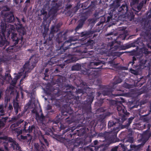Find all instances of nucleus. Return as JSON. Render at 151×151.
Wrapping results in <instances>:
<instances>
[{
    "label": "nucleus",
    "instance_id": "nucleus-1",
    "mask_svg": "<svg viewBox=\"0 0 151 151\" xmlns=\"http://www.w3.org/2000/svg\"><path fill=\"white\" fill-rule=\"evenodd\" d=\"M94 98L92 95L88 96L86 100L83 102L82 105H80L79 100V96H74L71 91L64 97L63 100L66 103L63 106L61 111L62 117L64 119L66 124H70L75 122L77 119L78 123L81 124L73 126L68 128L66 131L63 134H65V137L62 135L55 134L54 138L60 143H65L66 142H69V147L74 150L76 147L82 146L83 143L79 137L83 135L86 132L85 126L92 128L94 123L93 121L90 122V117L85 120L83 118V115L86 113H91V104Z\"/></svg>",
    "mask_w": 151,
    "mask_h": 151
},
{
    "label": "nucleus",
    "instance_id": "nucleus-2",
    "mask_svg": "<svg viewBox=\"0 0 151 151\" xmlns=\"http://www.w3.org/2000/svg\"><path fill=\"white\" fill-rule=\"evenodd\" d=\"M103 61L99 60L90 62L88 66L90 69L87 70V72H84L83 73L88 75L90 80H93L98 78L99 76V72L94 70H91V69H101L103 65Z\"/></svg>",
    "mask_w": 151,
    "mask_h": 151
},
{
    "label": "nucleus",
    "instance_id": "nucleus-3",
    "mask_svg": "<svg viewBox=\"0 0 151 151\" xmlns=\"http://www.w3.org/2000/svg\"><path fill=\"white\" fill-rule=\"evenodd\" d=\"M101 140H100L99 141L97 140H95L93 142V145H89L86 147H83L81 146L78 147V151H94L95 150V151H97L99 148L101 149L102 146V141H100Z\"/></svg>",
    "mask_w": 151,
    "mask_h": 151
},
{
    "label": "nucleus",
    "instance_id": "nucleus-4",
    "mask_svg": "<svg viewBox=\"0 0 151 151\" xmlns=\"http://www.w3.org/2000/svg\"><path fill=\"white\" fill-rule=\"evenodd\" d=\"M115 107L116 109L119 114V117L118 118L120 119L122 122H123L127 119V116L129 114V113L127 112L125 107L122 103L116 105Z\"/></svg>",
    "mask_w": 151,
    "mask_h": 151
},
{
    "label": "nucleus",
    "instance_id": "nucleus-5",
    "mask_svg": "<svg viewBox=\"0 0 151 151\" xmlns=\"http://www.w3.org/2000/svg\"><path fill=\"white\" fill-rule=\"evenodd\" d=\"M4 146L5 149L6 150H8V148L13 149V150H19L20 148L19 144L11 137L8 138V142L5 143Z\"/></svg>",
    "mask_w": 151,
    "mask_h": 151
},
{
    "label": "nucleus",
    "instance_id": "nucleus-6",
    "mask_svg": "<svg viewBox=\"0 0 151 151\" xmlns=\"http://www.w3.org/2000/svg\"><path fill=\"white\" fill-rule=\"evenodd\" d=\"M39 57H35L33 61L31 63H30L29 60L27 61L23 66V71L25 73L29 72L36 65V63L38 61V58Z\"/></svg>",
    "mask_w": 151,
    "mask_h": 151
},
{
    "label": "nucleus",
    "instance_id": "nucleus-7",
    "mask_svg": "<svg viewBox=\"0 0 151 151\" xmlns=\"http://www.w3.org/2000/svg\"><path fill=\"white\" fill-rule=\"evenodd\" d=\"M117 48V47L114 46L112 48L109 50L105 51L104 49H102L100 52L101 54L103 55L104 53L106 54V55L108 56H112L113 57H119L122 54V53L117 52L114 51Z\"/></svg>",
    "mask_w": 151,
    "mask_h": 151
},
{
    "label": "nucleus",
    "instance_id": "nucleus-8",
    "mask_svg": "<svg viewBox=\"0 0 151 151\" xmlns=\"http://www.w3.org/2000/svg\"><path fill=\"white\" fill-rule=\"evenodd\" d=\"M119 151H131L134 150L133 151H140L139 149L137 146H136L132 144H130V149H128L126 146L124 145L123 144L120 143L118 145Z\"/></svg>",
    "mask_w": 151,
    "mask_h": 151
},
{
    "label": "nucleus",
    "instance_id": "nucleus-9",
    "mask_svg": "<svg viewBox=\"0 0 151 151\" xmlns=\"http://www.w3.org/2000/svg\"><path fill=\"white\" fill-rule=\"evenodd\" d=\"M139 58L140 64L139 65V68L141 69H143L145 67H147L148 69V73L149 74H151V62L147 61L146 60H142V57H137Z\"/></svg>",
    "mask_w": 151,
    "mask_h": 151
},
{
    "label": "nucleus",
    "instance_id": "nucleus-10",
    "mask_svg": "<svg viewBox=\"0 0 151 151\" xmlns=\"http://www.w3.org/2000/svg\"><path fill=\"white\" fill-rule=\"evenodd\" d=\"M150 127H148V129L145 131L143 132L142 135V138L145 137L143 139L142 143L140 144L137 145V147L139 149L140 148L143 146L145 145V143L151 136V132H150Z\"/></svg>",
    "mask_w": 151,
    "mask_h": 151
},
{
    "label": "nucleus",
    "instance_id": "nucleus-11",
    "mask_svg": "<svg viewBox=\"0 0 151 151\" xmlns=\"http://www.w3.org/2000/svg\"><path fill=\"white\" fill-rule=\"evenodd\" d=\"M80 85L82 86V89H78L76 91V94L77 95H78L82 93V95L87 94V90H88L90 89V88L88 87L87 84L85 82H83L80 84Z\"/></svg>",
    "mask_w": 151,
    "mask_h": 151
},
{
    "label": "nucleus",
    "instance_id": "nucleus-12",
    "mask_svg": "<svg viewBox=\"0 0 151 151\" xmlns=\"http://www.w3.org/2000/svg\"><path fill=\"white\" fill-rule=\"evenodd\" d=\"M102 94L104 96H107L109 97L112 98L116 97V96L121 95V94L120 93L113 94L111 90L110 89H107L103 91L102 92Z\"/></svg>",
    "mask_w": 151,
    "mask_h": 151
},
{
    "label": "nucleus",
    "instance_id": "nucleus-13",
    "mask_svg": "<svg viewBox=\"0 0 151 151\" xmlns=\"http://www.w3.org/2000/svg\"><path fill=\"white\" fill-rule=\"evenodd\" d=\"M106 118L104 114H101L99 116V121L101 122V123L99 125H98V127L99 128V129L100 131H102L103 129H105L106 125L103 122H104V119Z\"/></svg>",
    "mask_w": 151,
    "mask_h": 151
},
{
    "label": "nucleus",
    "instance_id": "nucleus-14",
    "mask_svg": "<svg viewBox=\"0 0 151 151\" xmlns=\"http://www.w3.org/2000/svg\"><path fill=\"white\" fill-rule=\"evenodd\" d=\"M123 123L120 121V119L114 118V121L110 120L109 121L108 123V127H111L115 125L116 124H118V125H119L122 124Z\"/></svg>",
    "mask_w": 151,
    "mask_h": 151
},
{
    "label": "nucleus",
    "instance_id": "nucleus-15",
    "mask_svg": "<svg viewBox=\"0 0 151 151\" xmlns=\"http://www.w3.org/2000/svg\"><path fill=\"white\" fill-rule=\"evenodd\" d=\"M28 124V123L26 122H25V124L24 126V128L23 131H24L25 132L29 133H32L33 130H35V126L34 125H32L31 126H29L28 128L26 129V126Z\"/></svg>",
    "mask_w": 151,
    "mask_h": 151
},
{
    "label": "nucleus",
    "instance_id": "nucleus-16",
    "mask_svg": "<svg viewBox=\"0 0 151 151\" xmlns=\"http://www.w3.org/2000/svg\"><path fill=\"white\" fill-rule=\"evenodd\" d=\"M66 127V126H65L64 124L60 123L59 125H58L57 124V125H55V127L53 126L52 128L54 131L56 130L58 131H60L64 129Z\"/></svg>",
    "mask_w": 151,
    "mask_h": 151
},
{
    "label": "nucleus",
    "instance_id": "nucleus-17",
    "mask_svg": "<svg viewBox=\"0 0 151 151\" xmlns=\"http://www.w3.org/2000/svg\"><path fill=\"white\" fill-rule=\"evenodd\" d=\"M56 57H51L50 60L48 61L45 65V67L49 66L50 65L52 66V65L56 63L58 60H56L55 58Z\"/></svg>",
    "mask_w": 151,
    "mask_h": 151
},
{
    "label": "nucleus",
    "instance_id": "nucleus-18",
    "mask_svg": "<svg viewBox=\"0 0 151 151\" xmlns=\"http://www.w3.org/2000/svg\"><path fill=\"white\" fill-rule=\"evenodd\" d=\"M70 58L68 59H67L65 61L66 63H74L76 62L78 60L85 58V57H81V58H78V57H70ZM89 57H85V58H88Z\"/></svg>",
    "mask_w": 151,
    "mask_h": 151
},
{
    "label": "nucleus",
    "instance_id": "nucleus-19",
    "mask_svg": "<svg viewBox=\"0 0 151 151\" xmlns=\"http://www.w3.org/2000/svg\"><path fill=\"white\" fill-rule=\"evenodd\" d=\"M51 100L53 103V104L55 105L57 107L59 108L61 106V101L60 99H56L53 98H51Z\"/></svg>",
    "mask_w": 151,
    "mask_h": 151
},
{
    "label": "nucleus",
    "instance_id": "nucleus-20",
    "mask_svg": "<svg viewBox=\"0 0 151 151\" xmlns=\"http://www.w3.org/2000/svg\"><path fill=\"white\" fill-rule=\"evenodd\" d=\"M120 93V92H118L117 93ZM120 94H121V95H120V96H122L123 95V93H120ZM118 96V97L116 99V101H112V102H113L114 103H116V102H119V104L120 103H123L125 101L124 99L122 97H120L119 96Z\"/></svg>",
    "mask_w": 151,
    "mask_h": 151
},
{
    "label": "nucleus",
    "instance_id": "nucleus-21",
    "mask_svg": "<svg viewBox=\"0 0 151 151\" xmlns=\"http://www.w3.org/2000/svg\"><path fill=\"white\" fill-rule=\"evenodd\" d=\"M20 138L22 140H27V141L29 142H31L32 137L31 135L30 134H28L26 136H25L21 135L20 136Z\"/></svg>",
    "mask_w": 151,
    "mask_h": 151
},
{
    "label": "nucleus",
    "instance_id": "nucleus-22",
    "mask_svg": "<svg viewBox=\"0 0 151 151\" xmlns=\"http://www.w3.org/2000/svg\"><path fill=\"white\" fill-rule=\"evenodd\" d=\"M40 141L41 144L43 145H44L45 147L46 146H48V142L47 139L45 138L43 135L42 136V139L41 140H40Z\"/></svg>",
    "mask_w": 151,
    "mask_h": 151
},
{
    "label": "nucleus",
    "instance_id": "nucleus-23",
    "mask_svg": "<svg viewBox=\"0 0 151 151\" xmlns=\"http://www.w3.org/2000/svg\"><path fill=\"white\" fill-rule=\"evenodd\" d=\"M147 80V78L146 76H140L139 78H138L137 81L139 82V84L141 85H143L144 83L146 82Z\"/></svg>",
    "mask_w": 151,
    "mask_h": 151
},
{
    "label": "nucleus",
    "instance_id": "nucleus-24",
    "mask_svg": "<svg viewBox=\"0 0 151 151\" xmlns=\"http://www.w3.org/2000/svg\"><path fill=\"white\" fill-rule=\"evenodd\" d=\"M36 118L37 120L40 121L42 122L44 121L45 119V116L42 113L40 116L38 113H36Z\"/></svg>",
    "mask_w": 151,
    "mask_h": 151
},
{
    "label": "nucleus",
    "instance_id": "nucleus-25",
    "mask_svg": "<svg viewBox=\"0 0 151 151\" xmlns=\"http://www.w3.org/2000/svg\"><path fill=\"white\" fill-rule=\"evenodd\" d=\"M113 81V84L116 85L120 83L122 81V80L118 76H116L114 78Z\"/></svg>",
    "mask_w": 151,
    "mask_h": 151
},
{
    "label": "nucleus",
    "instance_id": "nucleus-26",
    "mask_svg": "<svg viewBox=\"0 0 151 151\" xmlns=\"http://www.w3.org/2000/svg\"><path fill=\"white\" fill-rule=\"evenodd\" d=\"M60 114L59 115H58L56 116V118L52 120L51 122L53 124H55L56 125H57V124L59 123L60 122Z\"/></svg>",
    "mask_w": 151,
    "mask_h": 151
},
{
    "label": "nucleus",
    "instance_id": "nucleus-27",
    "mask_svg": "<svg viewBox=\"0 0 151 151\" xmlns=\"http://www.w3.org/2000/svg\"><path fill=\"white\" fill-rule=\"evenodd\" d=\"M81 68V66L79 64H77L75 65H73L71 68L72 71L79 70Z\"/></svg>",
    "mask_w": 151,
    "mask_h": 151
},
{
    "label": "nucleus",
    "instance_id": "nucleus-28",
    "mask_svg": "<svg viewBox=\"0 0 151 151\" xmlns=\"http://www.w3.org/2000/svg\"><path fill=\"white\" fill-rule=\"evenodd\" d=\"M20 77L19 75L16 76L13 78V80H12V81L11 83V84L13 86H14L17 82V80Z\"/></svg>",
    "mask_w": 151,
    "mask_h": 151
},
{
    "label": "nucleus",
    "instance_id": "nucleus-29",
    "mask_svg": "<svg viewBox=\"0 0 151 151\" xmlns=\"http://www.w3.org/2000/svg\"><path fill=\"white\" fill-rule=\"evenodd\" d=\"M13 106L15 110L16 114H17L18 112V109L19 108V103L16 102L13 103Z\"/></svg>",
    "mask_w": 151,
    "mask_h": 151
},
{
    "label": "nucleus",
    "instance_id": "nucleus-30",
    "mask_svg": "<svg viewBox=\"0 0 151 151\" xmlns=\"http://www.w3.org/2000/svg\"><path fill=\"white\" fill-rule=\"evenodd\" d=\"M64 66H65V64H59V65L58 66V67H57L55 69V70L54 72L55 73H58L59 72H60V68L61 69L63 68Z\"/></svg>",
    "mask_w": 151,
    "mask_h": 151
},
{
    "label": "nucleus",
    "instance_id": "nucleus-31",
    "mask_svg": "<svg viewBox=\"0 0 151 151\" xmlns=\"http://www.w3.org/2000/svg\"><path fill=\"white\" fill-rule=\"evenodd\" d=\"M133 138L132 137H129L127 138H124L122 140L123 142H128L130 143H132L133 142Z\"/></svg>",
    "mask_w": 151,
    "mask_h": 151
},
{
    "label": "nucleus",
    "instance_id": "nucleus-32",
    "mask_svg": "<svg viewBox=\"0 0 151 151\" xmlns=\"http://www.w3.org/2000/svg\"><path fill=\"white\" fill-rule=\"evenodd\" d=\"M56 76H58V78L55 80V84H58L61 83V81L63 79V77L62 76L60 75H56Z\"/></svg>",
    "mask_w": 151,
    "mask_h": 151
},
{
    "label": "nucleus",
    "instance_id": "nucleus-33",
    "mask_svg": "<svg viewBox=\"0 0 151 151\" xmlns=\"http://www.w3.org/2000/svg\"><path fill=\"white\" fill-rule=\"evenodd\" d=\"M4 106L2 104L0 105V115L1 116H3L4 115Z\"/></svg>",
    "mask_w": 151,
    "mask_h": 151
},
{
    "label": "nucleus",
    "instance_id": "nucleus-34",
    "mask_svg": "<svg viewBox=\"0 0 151 151\" xmlns=\"http://www.w3.org/2000/svg\"><path fill=\"white\" fill-rule=\"evenodd\" d=\"M1 43L2 46L4 45L6 46L9 44V42L7 41L6 39H4V40H2Z\"/></svg>",
    "mask_w": 151,
    "mask_h": 151
},
{
    "label": "nucleus",
    "instance_id": "nucleus-35",
    "mask_svg": "<svg viewBox=\"0 0 151 151\" xmlns=\"http://www.w3.org/2000/svg\"><path fill=\"white\" fill-rule=\"evenodd\" d=\"M130 72L134 74V75H137L139 74V72L138 71L135 70H134L132 68H131L130 69Z\"/></svg>",
    "mask_w": 151,
    "mask_h": 151
},
{
    "label": "nucleus",
    "instance_id": "nucleus-36",
    "mask_svg": "<svg viewBox=\"0 0 151 151\" xmlns=\"http://www.w3.org/2000/svg\"><path fill=\"white\" fill-rule=\"evenodd\" d=\"M121 9L120 11H121L122 10H126L127 11L128 7L127 4H125L122 5V6L120 8Z\"/></svg>",
    "mask_w": 151,
    "mask_h": 151
},
{
    "label": "nucleus",
    "instance_id": "nucleus-37",
    "mask_svg": "<svg viewBox=\"0 0 151 151\" xmlns=\"http://www.w3.org/2000/svg\"><path fill=\"white\" fill-rule=\"evenodd\" d=\"M9 30L8 31V33L9 35L10 33L11 32H12L13 33L12 31H13L14 27L12 25H10L9 26Z\"/></svg>",
    "mask_w": 151,
    "mask_h": 151
},
{
    "label": "nucleus",
    "instance_id": "nucleus-38",
    "mask_svg": "<svg viewBox=\"0 0 151 151\" xmlns=\"http://www.w3.org/2000/svg\"><path fill=\"white\" fill-rule=\"evenodd\" d=\"M132 61H130L128 63V65H129L130 64H131V65H133L134 63V61L136 60V57H132Z\"/></svg>",
    "mask_w": 151,
    "mask_h": 151
},
{
    "label": "nucleus",
    "instance_id": "nucleus-39",
    "mask_svg": "<svg viewBox=\"0 0 151 151\" xmlns=\"http://www.w3.org/2000/svg\"><path fill=\"white\" fill-rule=\"evenodd\" d=\"M106 111V109H105L104 108L101 107L97 109L98 112H103Z\"/></svg>",
    "mask_w": 151,
    "mask_h": 151
},
{
    "label": "nucleus",
    "instance_id": "nucleus-40",
    "mask_svg": "<svg viewBox=\"0 0 151 151\" xmlns=\"http://www.w3.org/2000/svg\"><path fill=\"white\" fill-rule=\"evenodd\" d=\"M14 18L13 15L12 14H11V15H10V18L9 19V20H8V21L9 22H12V21L14 20Z\"/></svg>",
    "mask_w": 151,
    "mask_h": 151
},
{
    "label": "nucleus",
    "instance_id": "nucleus-41",
    "mask_svg": "<svg viewBox=\"0 0 151 151\" xmlns=\"http://www.w3.org/2000/svg\"><path fill=\"white\" fill-rule=\"evenodd\" d=\"M104 114L106 118L107 117L109 116L112 114L110 112H107L104 113Z\"/></svg>",
    "mask_w": 151,
    "mask_h": 151
},
{
    "label": "nucleus",
    "instance_id": "nucleus-42",
    "mask_svg": "<svg viewBox=\"0 0 151 151\" xmlns=\"http://www.w3.org/2000/svg\"><path fill=\"white\" fill-rule=\"evenodd\" d=\"M45 77L43 78V79L47 81L49 80V75L47 73H44Z\"/></svg>",
    "mask_w": 151,
    "mask_h": 151
},
{
    "label": "nucleus",
    "instance_id": "nucleus-43",
    "mask_svg": "<svg viewBox=\"0 0 151 151\" xmlns=\"http://www.w3.org/2000/svg\"><path fill=\"white\" fill-rule=\"evenodd\" d=\"M117 150H119L118 145L112 147L111 150V151H116Z\"/></svg>",
    "mask_w": 151,
    "mask_h": 151
},
{
    "label": "nucleus",
    "instance_id": "nucleus-44",
    "mask_svg": "<svg viewBox=\"0 0 151 151\" xmlns=\"http://www.w3.org/2000/svg\"><path fill=\"white\" fill-rule=\"evenodd\" d=\"M5 125L4 122L0 119V128L4 127L5 126Z\"/></svg>",
    "mask_w": 151,
    "mask_h": 151
},
{
    "label": "nucleus",
    "instance_id": "nucleus-45",
    "mask_svg": "<svg viewBox=\"0 0 151 151\" xmlns=\"http://www.w3.org/2000/svg\"><path fill=\"white\" fill-rule=\"evenodd\" d=\"M41 14L45 16L47 14V12L44 9H42L41 11Z\"/></svg>",
    "mask_w": 151,
    "mask_h": 151
},
{
    "label": "nucleus",
    "instance_id": "nucleus-46",
    "mask_svg": "<svg viewBox=\"0 0 151 151\" xmlns=\"http://www.w3.org/2000/svg\"><path fill=\"white\" fill-rule=\"evenodd\" d=\"M5 76L6 77H8V79L9 80H12V78L11 77L10 74L7 73L6 74Z\"/></svg>",
    "mask_w": 151,
    "mask_h": 151
},
{
    "label": "nucleus",
    "instance_id": "nucleus-47",
    "mask_svg": "<svg viewBox=\"0 0 151 151\" xmlns=\"http://www.w3.org/2000/svg\"><path fill=\"white\" fill-rule=\"evenodd\" d=\"M8 118V117H2L1 119H0L2 121H3V122H4V123L5 124Z\"/></svg>",
    "mask_w": 151,
    "mask_h": 151
},
{
    "label": "nucleus",
    "instance_id": "nucleus-48",
    "mask_svg": "<svg viewBox=\"0 0 151 151\" xmlns=\"http://www.w3.org/2000/svg\"><path fill=\"white\" fill-rule=\"evenodd\" d=\"M114 58L113 59V60H110L109 62V64H111L112 65H114V60L116 59L117 57H113Z\"/></svg>",
    "mask_w": 151,
    "mask_h": 151
},
{
    "label": "nucleus",
    "instance_id": "nucleus-49",
    "mask_svg": "<svg viewBox=\"0 0 151 151\" xmlns=\"http://www.w3.org/2000/svg\"><path fill=\"white\" fill-rule=\"evenodd\" d=\"M13 48L12 47H10L8 48V49H7V51L8 52H10L13 51Z\"/></svg>",
    "mask_w": 151,
    "mask_h": 151
},
{
    "label": "nucleus",
    "instance_id": "nucleus-50",
    "mask_svg": "<svg viewBox=\"0 0 151 151\" xmlns=\"http://www.w3.org/2000/svg\"><path fill=\"white\" fill-rule=\"evenodd\" d=\"M151 112V105L150 106V110L148 112L147 114L146 115H145L143 116L144 117H145L147 116L148 115L150 114Z\"/></svg>",
    "mask_w": 151,
    "mask_h": 151
},
{
    "label": "nucleus",
    "instance_id": "nucleus-51",
    "mask_svg": "<svg viewBox=\"0 0 151 151\" xmlns=\"http://www.w3.org/2000/svg\"><path fill=\"white\" fill-rule=\"evenodd\" d=\"M52 106L50 105H48L47 106L46 108L47 110H50L52 109Z\"/></svg>",
    "mask_w": 151,
    "mask_h": 151
},
{
    "label": "nucleus",
    "instance_id": "nucleus-52",
    "mask_svg": "<svg viewBox=\"0 0 151 151\" xmlns=\"http://www.w3.org/2000/svg\"><path fill=\"white\" fill-rule=\"evenodd\" d=\"M124 87L126 88H130V85L128 84L127 83H126V84H125Z\"/></svg>",
    "mask_w": 151,
    "mask_h": 151
},
{
    "label": "nucleus",
    "instance_id": "nucleus-53",
    "mask_svg": "<svg viewBox=\"0 0 151 151\" xmlns=\"http://www.w3.org/2000/svg\"><path fill=\"white\" fill-rule=\"evenodd\" d=\"M149 120V118L147 117H145L143 118V120L145 122H148Z\"/></svg>",
    "mask_w": 151,
    "mask_h": 151
},
{
    "label": "nucleus",
    "instance_id": "nucleus-54",
    "mask_svg": "<svg viewBox=\"0 0 151 151\" xmlns=\"http://www.w3.org/2000/svg\"><path fill=\"white\" fill-rule=\"evenodd\" d=\"M68 86L69 88L70 89H71L72 90H73L74 89H75V87L73 86H69V85H68Z\"/></svg>",
    "mask_w": 151,
    "mask_h": 151
},
{
    "label": "nucleus",
    "instance_id": "nucleus-55",
    "mask_svg": "<svg viewBox=\"0 0 151 151\" xmlns=\"http://www.w3.org/2000/svg\"><path fill=\"white\" fill-rule=\"evenodd\" d=\"M8 109L9 110H10L12 109L13 107H12V105L10 104H9V105Z\"/></svg>",
    "mask_w": 151,
    "mask_h": 151
},
{
    "label": "nucleus",
    "instance_id": "nucleus-56",
    "mask_svg": "<svg viewBox=\"0 0 151 151\" xmlns=\"http://www.w3.org/2000/svg\"><path fill=\"white\" fill-rule=\"evenodd\" d=\"M32 113L34 114H35V116L36 117V113H38L36 111V110L35 109L32 110Z\"/></svg>",
    "mask_w": 151,
    "mask_h": 151
},
{
    "label": "nucleus",
    "instance_id": "nucleus-57",
    "mask_svg": "<svg viewBox=\"0 0 151 151\" xmlns=\"http://www.w3.org/2000/svg\"><path fill=\"white\" fill-rule=\"evenodd\" d=\"M3 91L1 90L0 89V98H1L2 95H3Z\"/></svg>",
    "mask_w": 151,
    "mask_h": 151
},
{
    "label": "nucleus",
    "instance_id": "nucleus-58",
    "mask_svg": "<svg viewBox=\"0 0 151 151\" xmlns=\"http://www.w3.org/2000/svg\"><path fill=\"white\" fill-rule=\"evenodd\" d=\"M10 100V98L8 97H7L6 98L5 101H6L7 102L9 101Z\"/></svg>",
    "mask_w": 151,
    "mask_h": 151
},
{
    "label": "nucleus",
    "instance_id": "nucleus-59",
    "mask_svg": "<svg viewBox=\"0 0 151 151\" xmlns=\"http://www.w3.org/2000/svg\"><path fill=\"white\" fill-rule=\"evenodd\" d=\"M35 147L37 150H38L39 149V146L38 145H35Z\"/></svg>",
    "mask_w": 151,
    "mask_h": 151
},
{
    "label": "nucleus",
    "instance_id": "nucleus-60",
    "mask_svg": "<svg viewBox=\"0 0 151 151\" xmlns=\"http://www.w3.org/2000/svg\"><path fill=\"white\" fill-rule=\"evenodd\" d=\"M49 70V69L48 68H46L45 69V73H47L48 72Z\"/></svg>",
    "mask_w": 151,
    "mask_h": 151
},
{
    "label": "nucleus",
    "instance_id": "nucleus-61",
    "mask_svg": "<svg viewBox=\"0 0 151 151\" xmlns=\"http://www.w3.org/2000/svg\"><path fill=\"white\" fill-rule=\"evenodd\" d=\"M97 93L98 94V96H100L101 95V94H102V93H101V92H98Z\"/></svg>",
    "mask_w": 151,
    "mask_h": 151
},
{
    "label": "nucleus",
    "instance_id": "nucleus-62",
    "mask_svg": "<svg viewBox=\"0 0 151 151\" xmlns=\"http://www.w3.org/2000/svg\"><path fill=\"white\" fill-rule=\"evenodd\" d=\"M22 130H20V131H19V132L18 133H19V134H22Z\"/></svg>",
    "mask_w": 151,
    "mask_h": 151
},
{
    "label": "nucleus",
    "instance_id": "nucleus-63",
    "mask_svg": "<svg viewBox=\"0 0 151 151\" xmlns=\"http://www.w3.org/2000/svg\"><path fill=\"white\" fill-rule=\"evenodd\" d=\"M18 39L17 38V39L15 40L17 43L18 42Z\"/></svg>",
    "mask_w": 151,
    "mask_h": 151
},
{
    "label": "nucleus",
    "instance_id": "nucleus-64",
    "mask_svg": "<svg viewBox=\"0 0 151 151\" xmlns=\"http://www.w3.org/2000/svg\"><path fill=\"white\" fill-rule=\"evenodd\" d=\"M55 111L53 110H51L50 111V112H51L52 113H54Z\"/></svg>",
    "mask_w": 151,
    "mask_h": 151
}]
</instances>
